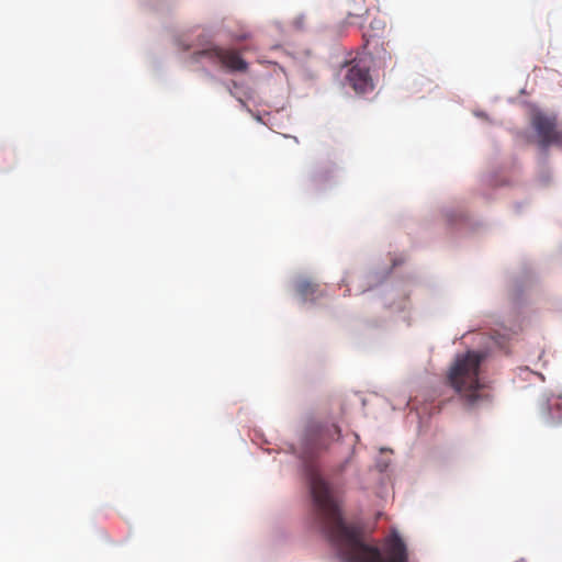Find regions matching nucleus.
Returning a JSON list of instances; mask_svg holds the SVG:
<instances>
[{"label": "nucleus", "instance_id": "obj_1", "mask_svg": "<svg viewBox=\"0 0 562 562\" xmlns=\"http://www.w3.org/2000/svg\"><path fill=\"white\" fill-rule=\"evenodd\" d=\"M308 483L316 520L344 562H408V551L397 532L386 537L381 547L364 543L362 529L342 519L329 485L308 469Z\"/></svg>", "mask_w": 562, "mask_h": 562}, {"label": "nucleus", "instance_id": "obj_7", "mask_svg": "<svg viewBox=\"0 0 562 562\" xmlns=\"http://www.w3.org/2000/svg\"><path fill=\"white\" fill-rule=\"evenodd\" d=\"M546 409L552 424L562 423V395H551L547 400Z\"/></svg>", "mask_w": 562, "mask_h": 562}, {"label": "nucleus", "instance_id": "obj_9", "mask_svg": "<svg viewBox=\"0 0 562 562\" xmlns=\"http://www.w3.org/2000/svg\"><path fill=\"white\" fill-rule=\"evenodd\" d=\"M325 431L331 439H334L335 437L336 439H339L340 437V428L336 424H333L329 427H327Z\"/></svg>", "mask_w": 562, "mask_h": 562}, {"label": "nucleus", "instance_id": "obj_10", "mask_svg": "<svg viewBox=\"0 0 562 562\" xmlns=\"http://www.w3.org/2000/svg\"><path fill=\"white\" fill-rule=\"evenodd\" d=\"M385 26V23L384 21L380 20V19H374L371 24H370V27L373 30V31H382Z\"/></svg>", "mask_w": 562, "mask_h": 562}, {"label": "nucleus", "instance_id": "obj_3", "mask_svg": "<svg viewBox=\"0 0 562 562\" xmlns=\"http://www.w3.org/2000/svg\"><path fill=\"white\" fill-rule=\"evenodd\" d=\"M202 57L210 59L214 64H221L229 71L245 72L248 69V63L236 49L213 46L193 54L194 60H200Z\"/></svg>", "mask_w": 562, "mask_h": 562}, {"label": "nucleus", "instance_id": "obj_8", "mask_svg": "<svg viewBox=\"0 0 562 562\" xmlns=\"http://www.w3.org/2000/svg\"><path fill=\"white\" fill-rule=\"evenodd\" d=\"M296 292L303 297V300H315V294L318 291V284L308 280L301 279L295 284Z\"/></svg>", "mask_w": 562, "mask_h": 562}, {"label": "nucleus", "instance_id": "obj_6", "mask_svg": "<svg viewBox=\"0 0 562 562\" xmlns=\"http://www.w3.org/2000/svg\"><path fill=\"white\" fill-rule=\"evenodd\" d=\"M346 9L348 23L362 27L369 13L366 0H346Z\"/></svg>", "mask_w": 562, "mask_h": 562}, {"label": "nucleus", "instance_id": "obj_4", "mask_svg": "<svg viewBox=\"0 0 562 562\" xmlns=\"http://www.w3.org/2000/svg\"><path fill=\"white\" fill-rule=\"evenodd\" d=\"M346 80L358 93H366L373 89L370 76V66L367 59H353L348 68Z\"/></svg>", "mask_w": 562, "mask_h": 562}, {"label": "nucleus", "instance_id": "obj_2", "mask_svg": "<svg viewBox=\"0 0 562 562\" xmlns=\"http://www.w3.org/2000/svg\"><path fill=\"white\" fill-rule=\"evenodd\" d=\"M483 358L475 351L458 356L448 374L450 385L471 406L483 398L484 384L479 378Z\"/></svg>", "mask_w": 562, "mask_h": 562}, {"label": "nucleus", "instance_id": "obj_11", "mask_svg": "<svg viewBox=\"0 0 562 562\" xmlns=\"http://www.w3.org/2000/svg\"><path fill=\"white\" fill-rule=\"evenodd\" d=\"M375 34H368L367 32L363 33V37H368V36H374Z\"/></svg>", "mask_w": 562, "mask_h": 562}, {"label": "nucleus", "instance_id": "obj_5", "mask_svg": "<svg viewBox=\"0 0 562 562\" xmlns=\"http://www.w3.org/2000/svg\"><path fill=\"white\" fill-rule=\"evenodd\" d=\"M533 127L539 137V144L546 148L552 144L562 142V133L557 130V124L553 119L544 115H537L533 119Z\"/></svg>", "mask_w": 562, "mask_h": 562}]
</instances>
